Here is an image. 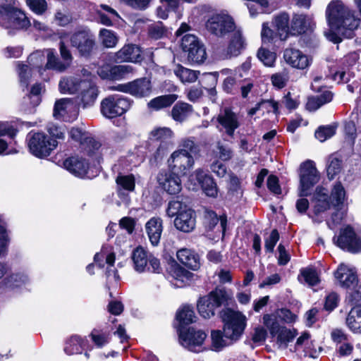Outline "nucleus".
<instances>
[{
  "label": "nucleus",
  "instance_id": "680f3d73",
  "mask_svg": "<svg viewBox=\"0 0 361 361\" xmlns=\"http://www.w3.org/2000/svg\"><path fill=\"white\" fill-rule=\"evenodd\" d=\"M73 103L72 99L63 98L55 102L54 108V116L56 118L60 117L66 111L68 106Z\"/></svg>",
  "mask_w": 361,
  "mask_h": 361
},
{
  "label": "nucleus",
  "instance_id": "e2e57ef3",
  "mask_svg": "<svg viewBox=\"0 0 361 361\" xmlns=\"http://www.w3.org/2000/svg\"><path fill=\"white\" fill-rule=\"evenodd\" d=\"M279 240V233L276 229H274L269 237L265 239L264 249L267 252H272L274 247Z\"/></svg>",
  "mask_w": 361,
  "mask_h": 361
},
{
  "label": "nucleus",
  "instance_id": "7ed1b4c3",
  "mask_svg": "<svg viewBox=\"0 0 361 361\" xmlns=\"http://www.w3.org/2000/svg\"><path fill=\"white\" fill-rule=\"evenodd\" d=\"M231 296L225 288H216L207 295L200 298L197 302L200 314L207 319L213 317L221 306L228 305Z\"/></svg>",
  "mask_w": 361,
  "mask_h": 361
},
{
  "label": "nucleus",
  "instance_id": "9d476101",
  "mask_svg": "<svg viewBox=\"0 0 361 361\" xmlns=\"http://www.w3.org/2000/svg\"><path fill=\"white\" fill-rule=\"evenodd\" d=\"M70 42L82 56L88 57L93 52L96 46L94 35L88 29L78 30L72 34Z\"/></svg>",
  "mask_w": 361,
  "mask_h": 361
},
{
  "label": "nucleus",
  "instance_id": "58836bf2",
  "mask_svg": "<svg viewBox=\"0 0 361 361\" xmlns=\"http://www.w3.org/2000/svg\"><path fill=\"white\" fill-rule=\"evenodd\" d=\"M174 74L183 83H191L197 80L199 72L193 71L178 64L173 70Z\"/></svg>",
  "mask_w": 361,
  "mask_h": 361
},
{
  "label": "nucleus",
  "instance_id": "6e6552de",
  "mask_svg": "<svg viewBox=\"0 0 361 361\" xmlns=\"http://www.w3.org/2000/svg\"><path fill=\"white\" fill-rule=\"evenodd\" d=\"M320 180V173L316 168L315 163L307 160L302 163L300 167V197H307L310 195L309 190Z\"/></svg>",
  "mask_w": 361,
  "mask_h": 361
},
{
  "label": "nucleus",
  "instance_id": "774afa93",
  "mask_svg": "<svg viewBox=\"0 0 361 361\" xmlns=\"http://www.w3.org/2000/svg\"><path fill=\"white\" fill-rule=\"evenodd\" d=\"M223 88L227 93L235 94L239 89V85L234 78L227 77L223 82Z\"/></svg>",
  "mask_w": 361,
  "mask_h": 361
},
{
  "label": "nucleus",
  "instance_id": "09e8293b",
  "mask_svg": "<svg viewBox=\"0 0 361 361\" xmlns=\"http://www.w3.org/2000/svg\"><path fill=\"white\" fill-rule=\"evenodd\" d=\"M99 37L103 45L107 48L114 47L118 42L117 36L110 30L102 29L99 32Z\"/></svg>",
  "mask_w": 361,
  "mask_h": 361
},
{
  "label": "nucleus",
  "instance_id": "e433bc0d",
  "mask_svg": "<svg viewBox=\"0 0 361 361\" xmlns=\"http://www.w3.org/2000/svg\"><path fill=\"white\" fill-rule=\"evenodd\" d=\"M177 99L178 95L174 94L157 97L148 102L147 106L150 109L159 111L161 109L170 106Z\"/></svg>",
  "mask_w": 361,
  "mask_h": 361
},
{
  "label": "nucleus",
  "instance_id": "393cba45",
  "mask_svg": "<svg viewBox=\"0 0 361 361\" xmlns=\"http://www.w3.org/2000/svg\"><path fill=\"white\" fill-rule=\"evenodd\" d=\"M310 30H312V21L310 17L303 14H295L293 16L290 27L291 35H301Z\"/></svg>",
  "mask_w": 361,
  "mask_h": 361
},
{
  "label": "nucleus",
  "instance_id": "2f4dec72",
  "mask_svg": "<svg viewBox=\"0 0 361 361\" xmlns=\"http://www.w3.org/2000/svg\"><path fill=\"white\" fill-rule=\"evenodd\" d=\"M193 111L192 106L183 102H178L172 107L170 115L178 123L185 121Z\"/></svg>",
  "mask_w": 361,
  "mask_h": 361
},
{
  "label": "nucleus",
  "instance_id": "1a4fd4ad",
  "mask_svg": "<svg viewBox=\"0 0 361 361\" xmlns=\"http://www.w3.org/2000/svg\"><path fill=\"white\" fill-rule=\"evenodd\" d=\"M263 320L264 324L269 329L271 336L276 338V344L280 348H286L288 343L291 342L297 335L295 329L290 330L286 326H281L269 314L264 315Z\"/></svg>",
  "mask_w": 361,
  "mask_h": 361
},
{
  "label": "nucleus",
  "instance_id": "4468645a",
  "mask_svg": "<svg viewBox=\"0 0 361 361\" xmlns=\"http://www.w3.org/2000/svg\"><path fill=\"white\" fill-rule=\"evenodd\" d=\"M216 121L221 126L219 130H224L231 137H233L235 130L240 126L239 116L229 107L220 110Z\"/></svg>",
  "mask_w": 361,
  "mask_h": 361
},
{
  "label": "nucleus",
  "instance_id": "72a5a7b5",
  "mask_svg": "<svg viewBox=\"0 0 361 361\" xmlns=\"http://www.w3.org/2000/svg\"><path fill=\"white\" fill-rule=\"evenodd\" d=\"M343 169V160L337 153L330 154L326 159V170L329 179H334Z\"/></svg>",
  "mask_w": 361,
  "mask_h": 361
},
{
  "label": "nucleus",
  "instance_id": "6ab92c4d",
  "mask_svg": "<svg viewBox=\"0 0 361 361\" xmlns=\"http://www.w3.org/2000/svg\"><path fill=\"white\" fill-rule=\"evenodd\" d=\"M331 338L336 344V351L341 357L352 354L354 346L349 336L342 329H335L331 333Z\"/></svg>",
  "mask_w": 361,
  "mask_h": 361
},
{
  "label": "nucleus",
  "instance_id": "8fccbe9b",
  "mask_svg": "<svg viewBox=\"0 0 361 361\" xmlns=\"http://www.w3.org/2000/svg\"><path fill=\"white\" fill-rule=\"evenodd\" d=\"M336 127V125L320 126L315 131V137L320 142H324L335 135Z\"/></svg>",
  "mask_w": 361,
  "mask_h": 361
},
{
  "label": "nucleus",
  "instance_id": "603ef678",
  "mask_svg": "<svg viewBox=\"0 0 361 361\" xmlns=\"http://www.w3.org/2000/svg\"><path fill=\"white\" fill-rule=\"evenodd\" d=\"M189 209L190 208L185 204L183 203L181 201L172 200L170 201L168 204V207L166 209V214L169 217H173L175 216H177L184 210Z\"/></svg>",
  "mask_w": 361,
  "mask_h": 361
},
{
  "label": "nucleus",
  "instance_id": "79ce46f5",
  "mask_svg": "<svg viewBox=\"0 0 361 361\" xmlns=\"http://www.w3.org/2000/svg\"><path fill=\"white\" fill-rule=\"evenodd\" d=\"M176 319L183 326L195 322L196 317L193 309L189 305H185L177 312Z\"/></svg>",
  "mask_w": 361,
  "mask_h": 361
},
{
  "label": "nucleus",
  "instance_id": "4be33fe9",
  "mask_svg": "<svg viewBox=\"0 0 361 361\" xmlns=\"http://www.w3.org/2000/svg\"><path fill=\"white\" fill-rule=\"evenodd\" d=\"M334 276L342 288H350L357 285L355 271L346 265L341 264L335 271Z\"/></svg>",
  "mask_w": 361,
  "mask_h": 361
},
{
  "label": "nucleus",
  "instance_id": "a18cd8bd",
  "mask_svg": "<svg viewBox=\"0 0 361 361\" xmlns=\"http://www.w3.org/2000/svg\"><path fill=\"white\" fill-rule=\"evenodd\" d=\"M14 7V1L0 5V25L6 27L11 25V16Z\"/></svg>",
  "mask_w": 361,
  "mask_h": 361
},
{
  "label": "nucleus",
  "instance_id": "13d9d810",
  "mask_svg": "<svg viewBox=\"0 0 361 361\" xmlns=\"http://www.w3.org/2000/svg\"><path fill=\"white\" fill-rule=\"evenodd\" d=\"M18 75L20 82L23 87H27L30 74V68L26 64H18Z\"/></svg>",
  "mask_w": 361,
  "mask_h": 361
},
{
  "label": "nucleus",
  "instance_id": "f03ea898",
  "mask_svg": "<svg viewBox=\"0 0 361 361\" xmlns=\"http://www.w3.org/2000/svg\"><path fill=\"white\" fill-rule=\"evenodd\" d=\"M219 316L224 323V337L231 343L238 341L247 326L246 316L241 312L228 307L223 309L219 312Z\"/></svg>",
  "mask_w": 361,
  "mask_h": 361
},
{
  "label": "nucleus",
  "instance_id": "f704fd0d",
  "mask_svg": "<svg viewBox=\"0 0 361 361\" xmlns=\"http://www.w3.org/2000/svg\"><path fill=\"white\" fill-rule=\"evenodd\" d=\"M289 16L286 13L276 16L274 19V25L281 40H286L290 32Z\"/></svg>",
  "mask_w": 361,
  "mask_h": 361
},
{
  "label": "nucleus",
  "instance_id": "39448f33",
  "mask_svg": "<svg viewBox=\"0 0 361 361\" xmlns=\"http://www.w3.org/2000/svg\"><path fill=\"white\" fill-rule=\"evenodd\" d=\"M135 270L139 273L149 271L153 273H160L162 270L159 260L149 255L142 247L139 246L133 250L131 254Z\"/></svg>",
  "mask_w": 361,
  "mask_h": 361
},
{
  "label": "nucleus",
  "instance_id": "c03bdc74",
  "mask_svg": "<svg viewBox=\"0 0 361 361\" xmlns=\"http://www.w3.org/2000/svg\"><path fill=\"white\" fill-rule=\"evenodd\" d=\"M84 345V341L79 336H73L66 341L64 351L70 355L78 354L82 352Z\"/></svg>",
  "mask_w": 361,
  "mask_h": 361
},
{
  "label": "nucleus",
  "instance_id": "864d4df0",
  "mask_svg": "<svg viewBox=\"0 0 361 361\" xmlns=\"http://www.w3.org/2000/svg\"><path fill=\"white\" fill-rule=\"evenodd\" d=\"M133 68L129 65H115L111 66V80H121L127 74L132 73Z\"/></svg>",
  "mask_w": 361,
  "mask_h": 361
},
{
  "label": "nucleus",
  "instance_id": "0e129e2a",
  "mask_svg": "<svg viewBox=\"0 0 361 361\" xmlns=\"http://www.w3.org/2000/svg\"><path fill=\"white\" fill-rule=\"evenodd\" d=\"M27 281L26 276L20 274H16L6 279V285L11 288L19 287Z\"/></svg>",
  "mask_w": 361,
  "mask_h": 361
},
{
  "label": "nucleus",
  "instance_id": "cd10ccee",
  "mask_svg": "<svg viewBox=\"0 0 361 361\" xmlns=\"http://www.w3.org/2000/svg\"><path fill=\"white\" fill-rule=\"evenodd\" d=\"M195 175L204 193L209 197H215L217 195L218 190L214 179L200 169L195 171Z\"/></svg>",
  "mask_w": 361,
  "mask_h": 361
},
{
  "label": "nucleus",
  "instance_id": "dca6fc26",
  "mask_svg": "<svg viewBox=\"0 0 361 361\" xmlns=\"http://www.w3.org/2000/svg\"><path fill=\"white\" fill-rule=\"evenodd\" d=\"M336 244L343 250L358 252L361 250V236L357 235L351 226H347L341 231L336 238Z\"/></svg>",
  "mask_w": 361,
  "mask_h": 361
},
{
  "label": "nucleus",
  "instance_id": "412c9836",
  "mask_svg": "<svg viewBox=\"0 0 361 361\" xmlns=\"http://www.w3.org/2000/svg\"><path fill=\"white\" fill-rule=\"evenodd\" d=\"M285 61L293 68L305 69L310 65V60L299 49L287 48L283 51Z\"/></svg>",
  "mask_w": 361,
  "mask_h": 361
},
{
  "label": "nucleus",
  "instance_id": "c756f323",
  "mask_svg": "<svg viewBox=\"0 0 361 361\" xmlns=\"http://www.w3.org/2000/svg\"><path fill=\"white\" fill-rule=\"evenodd\" d=\"M63 166L69 172L78 177H83L88 169V163L85 159L78 157L66 159Z\"/></svg>",
  "mask_w": 361,
  "mask_h": 361
},
{
  "label": "nucleus",
  "instance_id": "bf43d9fd",
  "mask_svg": "<svg viewBox=\"0 0 361 361\" xmlns=\"http://www.w3.org/2000/svg\"><path fill=\"white\" fill-rule=\"evenodd\" d=\"M116 183L126 190L133 191L135 189V178L133 175L119 176L116 178Z\"/></svg>",
  "mask_w": 361,
  "mask_h": 361
},
{
  "label": "nucleus",
  "instance_id": "5fc2aeb1",
  "mask_svg": "<svg viewBox=\"0 0 361 361\" xmlns=\"http://www.w3.org/2000/svg\"><path fill=\"white\" fill-rule=\"evenodd\" d=\"M28 8L37 15H43L48 8L46 0H25Z\"/></svg>",
  "mask_w": 361,
  "mask_h": 361
},
{
  "label": "nucleus",
  "instance_id": "37998d69",
  "mask_svg": "<svg viewBox=\"0 0 361 361\" xmlns=\"http://www.w3.org/2000/svg\"><path fill=\"white\" fill-rule=\"evenodd\" d=\"M173 133L169 128H158L151 132L152 138L159 143L173 145Z\"/></svg>",
  "mask_w": 361,
  "mask_h": 361
},
{
  "label": "nucleus",
  "instance_id": "f3484780",
  "mask_svg": "<svg viewBox=\"0 0 361 361\" xmlns=\"http://www.w3.org/2000/svg\"><path fill=\"white\" fill-rule=\"evenodd\" d=\"M160 187L170 195H176L182 189L181 180L178 174L173 171H161L157 177Z\"/></svg>",
  "mask_w": 361,
  "mask_h": 361
},
{
  "label": "nucleus",
  "instance_id": "c85d7f7f",
  "mask_svg": "<svg viewBox=\"0 0 361 361\" xmlns=\"http://www.w3.org/2000/svg\"><path fill=\"white\" fill-rule=\"evenodd\" d=\"M338 25V27H333L338 33L350 38L353 37V31L357 28L360 24V19L356 18L351 11L343 18Z\"/></svg>",
  "mask_w": 361,
  "mask_h": 361
},
{
  "label": "nucleus",
  "instance_id": "423d86ee",
  "mask_svg": "<svg viewBox=\"0 0 361 361\" xmlns=\"http://www.w3.org/2000/svg\"><path fill=\"white\" fill-rule=\"evenodd\" d=\"M181 49L191 63H202L207 58L204 44L194 35L187 34L182 37Z\"/></svg>",
  "mask_w": 361,
  "mask_h": 361
},
{
  "label": "nucleus",
  "instance_id": "7c9ffc66",
  "mask_svg": "<svg viewBox=\"0 0 361 361\" xmlns=\"http://www.w3.org/2000/svg\"><path fill=\"white\" fill-rule=\"evenodd\" d=\"M176 256L180 263L191 269L196 270L200 267L199 255L192 250L187 248L180 249L177 252Z\"/></svg>",
  "mask_w": 361,
  "mask_h": 361
},
{
  "label": "nucleus",
  "instance_id": "f8f14e48",
  "mask_svg": "<svg viewBox=\"0 0 361 361\" xmlns=\"http://www.w3.org/2000/svg\"><path fill=\"white\" fill-rule=\"evenodd\" d=\"M179 341L181 345L190 351L198 353L202 350V345L207 334L202 330L194 328L185 329L181 327L178 330Z\"/></svg>",
  "mask_w": 361,
  "mask_h": 361
},
{
  "label": "nucleus",
  "instance_id": "bb28decb",
  "mask_svg": "<svg viewBox=\"0 0 361 361\" xmlns=\"http://www.w3.org/2000/svg\"><path fill=\"white\" fill-rule=\"evenodd\" d=\"M163 222L159 217L151 218L145 224V230L152 245L156 246L159 244L162 231Z\"/></svg>",
  "mask_w": 361,
  "mask_h": 361
},
{
  "label": "nucleus",
  "instance_id": "c9c22d12",
  "mask_svg": "<svg viewBox=\"0 0 361 361\" xmlns=\"http://www.w3.org/2000/svg\"><path fill=\"white\" fill-rule=\"evenodd\" d=\"M84 80L75 77L63 78L59 84V90L62 93L75 94L80 90Z\"/></svg>",
  "mask_w": 361,
  "mask_h": 361
},
{
  "label": "nucleus",
  "instance_id": "a878e982",
  "mask_svg": "<svg viewBox=\"0 0 361 361\" xmlns=\"http://www.w3.org/2000/svg\"><path fill=\"white\" fill-rule=\"evenodd\" d=\"M245 48V41L239 30H235L226 50L222 54V59H228L238 56Z\"/></svg>",
  "mask_w": 361,
  "mask_h": 361
},
{
  "label": "nucleus",
  "instance_id": "5701e85b",
  "mask_svg": "<svg viewBox=\"0 0 361 361\" xmlns=\"http://www.w3.org/2000/svg\"><path fill=\"white\" fill-rule=\"evenodd\" d=\"M141 49L140 47L133 44L123 46L115 54L117 62H137L141 59Z\"/></svg>",
  "mask_w": 361,
  "mask_h": 361
},
{
  "label": "nucleus",
  "instance_id": "6e6d98bb",
  "mask_svg": "<svg viewBox=\"0 0 361 361\" xmlns=\"http://www.w3.org/2000/svg\"><path fill=\"white\" fill-rule=\"evenodd\" d=\"M43 86L42 84L37 83L34 85L30 90V94L27 98H24V102H27V100H31L32 107L37 106L40 102L39 95L42 91Z\"/></svg>",
  "mask_w": 361,
  "mask_h": 361
},
{
  "label": "nucleus",
  "instance_id": "0eeeda50",
  "mask_svg": "<svg viewBox=\"0 0 361 361\" xmlns=\"http://www.w3.org/2000/svg\"><path fill=\"white\" fill-rule=\"evenodd\" d=\"M58 142L44 133H34L30 135L28 147L30 152L35 157L44 158L50 155L56 147Z\"/></svg>",
  "mask_w": 361,
  "mask_h": 361
},
{
  "label": "nucleus",
  "instance_id": "de8ad7c7",
  "mask_svg": "<svg viewBox=\"0 0 361 361\" xmlns=\"http://www.w3.org/2000/svg\"><path fill=\"white\" fill-rule=\"evenodd\" d=\"M180 149H177L182 152H187L190 154H197L200 152V147L197 144L195 143L194 137H187L182 139L179 145Z\"/></svg>",
  "mask_w": 361,
  "mask_h": 361
},
{
  "label": "nucleus",
  "instance_id": "2eb2a0df",
  "mask_svg": "<svg viewBox=\"0 0 361 361\" xmlns=\"http://www.w3.org/2000/svg\"><path fill=\"white\" fill-rule=\"evenodd\" d=\"M168 164L171 171L180 175H185L193 166L194 159L187 152L176 150L168 159Z\"/></svg>",
  "mask_w": 361,
  "mask_h": 361
},
{
  "label": "nucleus",
  "instance_id": "9b49d317",
  "mask_svg": "<svg viewBox=\"0 0 361 361\" xmlns=\"http://www.w3.org/2000/svg\"><path fill=\"white\" fill-rule=\"evenodd\" d=\"M109 90L130 94L137 98H142L151 94L152 87L149 79L141 78L132 82L109 87Z\"/></svg>",
  "mask_w": 361,
  "mask_h": 361
},
{
  "label": "nucleus",
  "instance_id": "b1692460",
  "mask_svg": "<svg viewBox=\"0 0 361 361\" xmlns=\"http://www.w3.org/2000/svg\"><path fill=\"white\" fill-rule=\"evenodd\" d=\"M175 227L183 232L189 233L195 227V212L191 209L184 210L174 220Z\"/></svg>",
  "mask_w": 361,
  "mask_h": 361
},
{
  "label": "nucleus",
  "instance_id": "052dcab7",
  "mask_svg": "<svg viewBox=\"0 0 361 361\" xmlns=\"http://www.w3.org/2000/svg\"><path fill=\"white\" fill-rule=\"evenodd\" d=\"M16 20L11 28L13 29H23L28 27L31 23L29 18L26 16L25 13L20 10L18 13H14Z\"/></svg>",
  "mask_w": 361,
  "mask_h": 361
},
{
  "label": "nucleus",
  "instance_id": "ddd939ff",
  "mask_svg": "<svg viewBox=\"0 0 361 361\" xmlns=\"http://www.w3.org/2000/svg\"><path fill=\"white\" fill-rule=\"evenodd\" d=\"M206 27L212 34L217 37H224L228 33L235 32V25L230 16L216 14L207 20Z\"/></svg>",
  "mask_w": 361,
  "mask_h": 361
},
{
  "label": "nucleus",
  "instance_id": "f257e3e1",
  "mask_svg": "<svg viewBox=\"0 0 361 361\" xmlns=\"http://www.w3.org/2000/svg\"><path fill=\"white\" fill-rule=\"evenodd\" d=\"M345 196V189L341 182H337L332 188L331 195L328 194L327 189L318 186L312 197L314 212L318 215L329 209L331 205L338 207L343 204Z\"/></svg>",
  "mask_w": 361,
  "mask_h": 361
},
{
  "label": "nucleus",
  "instance_id": "4d7b16f0",
  "mask_svg": "<svg viewBox=\"0 0 361 361\" xmlns=\"http://www.w3.org/2000/svg\"><path fill=\"white\" fill-rule=\"evenodd\" d=\"M166 33V29L160 21L148 26V35L150 37L157 39L161 38Z\"/></svg>",
  "mask_w": 361,
  "mask_h": 361
},
{
  "label": "nucleus",
  "instance_id": "338daca9",
  "mask_svg": "<svg viewBox=\"0 0 361 361\" xmlns=\"http://www.w3.org/2000/svg\"><path fill=\"white\" fill-rule=\"evenodd\" d=\"M27 60L32 68H40L45 61V56L40 51H36L31 54Z\"/></svg>",
  "mask_w": 361,
  "mask_h": 361
},
{
  "label": "nucleus",
  "instance_id": "69168bd1",
  "mask_svg": "<svg viewBox=\"0 0 361 361\" xmlns=\"http://www.w3.org/2000/svg\"><path fill=\"white\" fill-rule=\"evenodd\" d=\"M126 5L137 11L146 10L152 0H121Z\"/></svg>",
  "mask_w": 361,
  "mask_h": 361
},
{
  "label": "nucleus",
  "instance_id": "ea45409f",
  "mask_svg": "<svg viewBox=\"0 0 361 361\" xmlns=\"http://www.w3.org/2000/svg\"><path fill=\"white\" fill-rule=\"evenodd\" d=\"M333 94L330 91H324L322 94L309 98L307 102V109L310 111H315L322 105L332 100Z\"/></svg>",
  "mask_w": 361,
  "mask_h": 361
},
{
  "label": "nucleus",
  "instance_id": "4c0bfd02",
  "mask_svg": "<svg viewBox=\"0 0 361 361\" xmlns=\"http://www.w3.org/2000/svg\"><path fill=\"white\" fill-rule=\"evenodd\" d=\"M220 221V226L221 228V231L223 235L226 231L227 219L226 216H220L218 218L216 214L212 211L206 209L204 212V224L209 229L212 230L215 226L217 225L218 222Z\"/></svg>",
  "mask_w": 361,
  "mask_h": 361
},
{
  "label": "nucleus",
  "instance_id": "aec40b11",
  "mask_svg": "<svg viewBox=\"0 0 361 361\" xmlns=\"http://www.w3.org/2000/svg\"><path fill=\"white\" fill-rule=\"evenodd\" d=\"M79 91L80 93L77 97V104L83 109L93 106L98 97L97 85L90 80H84Z\"/></svg>",
  "mask_w": 361,
  "mask_h": 361
},
{
  "label": "nucleus",
  "instance_id": "a19ab883",
  "mask_svg": "<svg viewBox=\"0 0 361 361\" xmlns=\"http://www.w3.org/2000/svg\"><path fill=\"white\" fill-rule=\"evenodd\" d=\"M224 334L220 330H213L211 332L212 345L211 349L214 351H220L224 348L233 343L226 337L224 338Z\"/></svg>",
  "mask_w": 361,
  "mask_h": 361
},
{
  "label": "nucleus",
  "instance_id": "3c124183",
  "mask_svg": "<svg viewBox=\"0 0 361 361\" xmlns=\"http://www.w3.org/2000/svg\"><path fill=\"white\" fill-rule=\"evenodd\" d=\"M257 56L264 66L269 67H272L274 65L276 59V55L274 52L262 47L259 49Z\"/></svg>",
  "mask_w": 361,
  "mask_h": 361
},
{
  "label": "nucleus",
  "instance_id": "a211bd4d",
  "mask_svg": "<svg viewBox=\"0 0 361 361\" xmlns=\"http://www.w3.org/2000/svg\"><path fill=\"white\" fill-rule=\"evenodd\" d=\"M350 12V11L341 1L334 0L331 1L326 11V16L330 28L338 27L341 20Z\"/></svg>",
  "mask_w": 361,
  "mask_h": 361
},
{
  "label": "nucleus",
  "instance_id": "473e14b6",
  "mask_svg": "<svg viewBox=\"0 0 361 361\" xmlns=\"http://www.w3.org/2000/svg\"><path fill=\"white\" fill-rule=\"evenodd\" d=\"M349 329L354 334H361V305H355L350 310L345 320Z\"/></svg>",
  "mask_w": 361,
  "mask_h": 361
},
{
  "label": "nucleus",
  "instance_id": "49530a36",
  "mask_svg": "<svg viewBox=\"0 0 361 361\" xmlns=\"http://www.w3.org/2000/svg\"><path fill=\"white\" fill-rule=\"evenodd\" d=\"M300 276H302L304 279L305 283H307L310 286H316L319 282V279L317 271L315 269L312 267H307L301 269L300 276H298L299 279Z\"/></svg>",
  "mask_w": 361,
  "mask_h": 361
},
{
  "label": "nucleus",
  "instance_id": "20e7f679",
  "mask_svg": "<svg viewBox=\"0 0 361 361\" xmlns=\"http://www.w3.org/2000/svg\"><path fill=\"white\" fill-rule=\"evenodd\" d=\"M130 106L129 99L120 94H111L101 102V113L108 118H114L125 114Z\"/></svg>",
  "mask_w": 361,
  "mask_h": 361
}]
</instances>
